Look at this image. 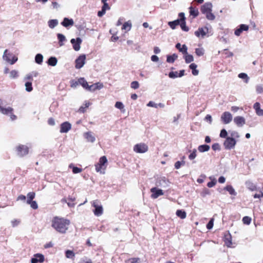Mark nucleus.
Here are the masks:
<instances>
[{
  "label": "nucleus",
  "instance_id": "nucleus-1",
  "mask_svg": "<svg viewBox=\"0 0 263 263\" xmlns=\"http://www.w3.org/2000/svg\"><path fill=\"white\" fill-rule=\"evenodd\" d=\"M52 227L58 232L65 233L66 232V220L63 218L54 217L52 220Z\"/></svg>",
  "mask_w": 263,
  "mask_h": 263
},
{
  "label": "nucleus",
  "instance_id": "nucleus-2",
  "mask_svg": "<svg viewBox=\"0 0 263 263\" xmlns=\"http://www.w3.org/2000/svg\"><path fill=\"white\" fill-rule=\"evenodd\" d=\"M107 159L106 157L105 156L101 157L99 159V162L95 165L96 171L102 174H104L107 166Z\"/></svg>",
  "mask_w": 263,
  "mask_h": 263
},
{
  "label": "nucleus",
  "instance_id": "nucleus-3",
  "mask_svg": "<svg viewBox=\"0 0 263 263\" xmlns=\"http://www.w3.org/2000/svg\"><path fill=\"white\" fill-rule=\"evenodd\" d=\"M148 149V146L144 143L137 144L134 147V151L137 153H144Z\"/></svg>",
  "mask_w": 263,
  "mask_h": 263
},
{
  "label": "nucleus",
  "instance_id": "nucleus-4",
  "mask_svg": "<svg viewBox=\"0 0 263 263\" xmlns=\"http://www.w3.org/2000/svg\"><path fill=\"white\" fill-rule=\"evenodd\" d=\"M98 200H95L92 203V205L95 208L93 210L94 214L97 216H100L103 214V207L99 204Z\"/></svg>",
  "mask_w": 263,
  "mask_h": 263
},
{
  "label": "nucleus",
  "instance_id": "nucleus-5",
  "mask_svg": "<svg viewBox=\"0 0 263 263\" xmlns=\"http://www.w3.org/2000/svg\"><path fill=\"white\" fill-rule=\"evenodd\" d=\"M236 141L232 137H227L224 142L223 145L226 149H231L234 147Z\"/></svg>",
  "mask_w": 263,
  "mask_h": 263
},
{
  "label": "nucleus",
  "instance_id": "nucleus-6",
  "mask_svg": "<svg viewBox=\"0 0 263 263\" xmlns=\"http://www.w3.org/2000/svg\"><path fill=\"white\" fill-rule=\"evenodd\" d=\"M85 60H86V55L85 54H81L80 55L78 58L76 59L75 61V67L77 69H80L85 63Z\"/></svg>",
  "mask_w": 263,
  "mask_h": 263
},
{
  "label": "nucleus",
  "instance_id": "nucleus-7",
  "mask_svg": "<svg viewBox=\"0 0 263 263\" xmlns=\"http://www.w3.org/2000/svg\"><path fill=\"white\" fill-rule=\"evenodd\" d=\"M17 154L20 157H23L28 153V147L24 145H20L16 148Z\"/></svg>",
  "mask_w": 263,
  "mask_h": 263
},
{
  "label": "nucleus",
  "instance_id": "nucleus-8",
  "mask_svg": "<svg viewBox=\"0 0 263 263\" xmlns=\"http://www.w3.org/2000/svg\"><path fill=\"white\" fill-rule=\"evenodd\" d=\"M221 121L226 124L230 123L232 120V115L229 111L224 112L221 116Z\"/></svg>",
  "mask_w": 263,
  "mask_h": 263
},
{
  "label": "nucleus",
  "instance_id": "nucleus-9",
  "mask_svg": "<svg viewBox=\"0 0 263 263\" xmlns=\"http://www.w3.org/2000/svg\"><path fill=\"white\" fill-rule=\"evenodd\" d=\"M4 104V100L0 99V112L4 115H8L9 114H12V112L13 111V109L11 107L5 108L3 106Z\"/></svg>",
  "mask_w": 263,
  "mask_h": 263
},
{
  "label": "nucleus",
  "instance_id": "nucleus-10",
  "mask_svg": "<svg viewBox=\"0 0 263 263\" xmlns=\"http://www.w3.org/2000/svg\"><path fill=\"white\" fill-rule=\"evenodd\" d=\"M151 192L152 193L151 197L153 199L157 198L159 196L163 195V192L162 190L158 189L155 187L152 188Z\"/></svg>",
  "mask_w": 263,
  "mask_h": 263
},
{
  "label": "nucleus",
  "instance_id": "nucleus-11",
  "mask_svg": "<svg viewBox=\"0 0 263 263\" xmlns=\"http://www.w3.org/2000/svg\"><path fill=\"white\" fill-rule=\"evenodd\" d=\"M44 261V256L43 255L37 253L34 255L31 259V263H42Z\"/></svg>",
  "mask_w": 263,
  "mask_h": 263
},
{
  "label": "nucleus",
  "instance_id": "nucleus-12",
  "mask_svg": "<svg viewBox=\"0 0 263 263\" xmlns=\"http://www.w3.org/2000/svg\"><path fill=\"white\" fill-rule=\"evenodd\" d=\"M83 136L87 142L93 143L96 141V137L94 134L91 132L84 133Z\"/></svg>",
  "mask_w": 263,
  "mask_h": 263
},
{
  "label": "nucleus",
  "instance_id": "nucleus-13",
  "mask_svg": "<svg viewBox=\"0 0 263 263\" xmlns=\"http://www.w3.org/2000/svg\"><path fill=\"white\" fill-rule=\"evenodd\" d=\"M156 184L157 186L165 187L168 186L169 182L165 177H162L157 180Z\"/></svg>",
  "mask_w": 263,
  "mask_h": 263
},
{
  "label": "nucleus",
  "instance_id": "nucleus-14",
  "mask_svg": "<svg viewBox=\"0 0 263 263\" xmlns=\"http://www.w3.org/2000/svg\"><path fill=\"white\" fill-rule=\"evenodd\" d=\"M82 42V40L80 37L77 39H72L71 40V43L73 45V47L76 51H78L80 49V44Z\"/></svg>",
  "mask_w": 263,
  "mask_h": 263
},
{
  "label": "nucleus",
  "instance_id": "nucleus-15",
  "mask_svg": "<svg viewBox=\"0 0 263 263\" xmlns=\"http://www.w3.org/2000/svg\"><path fill=\"white\" fill-rule=\"evenodd\" d=\"M208 28L207 27L199 28L197 31L195 32V34L197 37H200L201 35L203 37L208 32Z\"/></svg>",
  "mask_w": 263,
  "mask_h": 263
},
{
  "label": "nucleus",
  "instance_id": "nucleus-16",
  "mask_svg": "<svg viewBox=\"0 0 263 263\" xmlns=\"http://www.w3.org/2000/svg\"><path fill=\"white\" fill-rule=\"evenodd\" d=\"M234 123L239 127H242L246 123L245 119L241 116H237L234 118Z\"/></svg>",
  "mask_w": 263,
  "mask_h": 263
},
{
  "label": "nucleus",
  "instance_id": "nucleus-17",
  "mask_svg": "<svg viewBox=\"0 0 263 263\" xmlns=\"http://www.w3.org/2000/svg\"><path fill=\"white\" fill-rule=\"evenodd\" d=\"M212 6L211 3L209 2L205 3L201 7V12L205 14L212 11Z\"/></svg>",
  "mask_w": 263,
  "mask_h": 263
},
{
  "label": "nucleus",
  "instance_id": "nucleus-18",
  "mask_svg": "<svg viewBox=\"0 0 263 263\" xmlns=\"http://www.w3.org/2000/svg\"><path fill=\"white\" fill-rule=\"evenodd\" d=\"M253 108L258 116H263V109L260 108L259 103L256 102L253 105Z\"/></svg>",
  "mask_w": 263,
  "mask_h": 263
},
{
  "label": "nucleus",
  "instance_id": "nucleus-19",
  "mask_svg": "<svg viewBox=\"0 0 263 263\" xmlns=\"http://www.w3.org/2000/svg\"><path fill=\"white\" fill-rule=\"evenodd\" d=\"M57 59L54 57H50L47 62V64L51 66H55L57 65Z\"/></svg>",
  "mask_w": 263,
  "mask_h": 263
},
{
  "label": "nucleus",
  "instance_id": "nucleus-20",
  "mask_svg": "<svg viewBox=\"0 0 263 263\" xmlns=\"http://www.w3.org/2000/svg\"><path fill=\"white\" fill-rule=\"evenodd\" d=\"M176 48L183 54L186 53L187 48L185 45H183L182 47H181V44L180 43H177L176 45Z\"/></svg>",
  "mask_w": 263,
  "mask_h": 263
},
{
  "label": "nucleus",
  "instance_id": "nucleus-21",
  "mask_svg": "<svg viewBox=\"0 0 263 263\" xmlns=\"http://www.w3.org/2000/svg\"><path fill=\"white\" fill-rule=\"evenodd\" d=\"M79 84L82 85V86L85 89L87 90L88 87V84L87 81L83 78H81L79 79Z\"/></svg>",
  "mask_w": 263,
  "mask_h": 263
},
{
  "label": "nucleus",
  "instance_id": "nucleus-22",
  "mask_svg": "<svg viewBox=\"0 0 263 263\" xmlns=\"http://www.w3.org/2000/svg\"><path fill=\"white\" fill-rule=\"evenodd\" d=\"M8 50L6 49L3 54V59L7 61V62L9 63L10 64L11 62V57H12V55L10 53L7 54Z\"/></svg>",
  "mask_w": 263,
  "mask_h": 263
},
{
  "label": "nucleus",
  "instance_id": "nucleus-23",
  "mask_svg": "<svg viewBox=\"0 0 263 263\" xmlns=\"http://www.w3.org/2000/svg\"><path fill=\"white\" fill-rule=\"evenodd\" d=\"M176 215L181 219H184L186 217V212L181 210H178L176 211Z\"/></svg>",
  "mask_w": 263,
  "mask_h": 263
},
{
  "label": "nucleus",
  "instance_id": "nucleus-24",
  "mask_svg": "<svg viewBox=\"0 0 263 263\" xmlns=\"http://www.w3.org/2000/svg\"><path fill=\"white\" fill-rule=\"evenodd\" d=\"M197 66L195 63H192L190 65V68L192 70V74L194 76H197L199 73V71L196 69Z\"/></svg>",
  "mask_w": 263,
  "mask_h": 263
},
{
  "label": "nucleus",
  "instance_id": "nucleus-25",
  "mask_svg": "<svg viewBox=\"0 0 263 263\" xmlns=\"http://www.w3.org/2000/svg\"><path fill=\"white\" fill-rule=\"evenodd\" d=\"M69 168H71L72 172L74 174H77L81 173L82 171V169L78 167L74 166L73 164H70L69 165Z\"/></svg>",
  "mask_w": 263,
  "mask_h": 263
},
{
  "label": "nucleus",
  "instance_id": "nucleus-26",
  "mask_svg": "<svg viewBox=\"0 0 263 263\" xmlns=\"http://www.w3.org/2000/svg\"><path fill=\"white\" fill-rule=\"evenodd\" d=\"M58 23L59 22L58 20L56 19L50 20L48 22L49 27L51 29L54 28L56 26H57Z\"/></svg>",
  "mask_w": 263,
  "mask_h": 263
},
{
  "label": "nucleus",
  "instance_id": "nucleus-27",
  "mask_svg": "<svg viewBox=\"0 0 263 263\" xmlns=\"http://www.w3.org/2000/svg\"><path fill=\"white\" fill-rule=\"evenodd\" d=\"M210 147L209 145L204 144L199 146L198 149L200 152L203 153L208 152L210 149Z\"/></svg>",
  "mask_w": 263,
  "mask_h": 263
},
{
  "label": "nucleus",
  "instance_id": "nucleus-28",
  "mask_svg": "<svg viewBox=\"0 0 263 263\" xmlns=\"http://www.w3.org/2000/svg\"><path fill=\"white\" fill-rule=\"evenodd\" d=\"M58 39L59 40V44L60 46H62L64 45L63 41L65 40V36L61 33L57 34Z\"/></svg>",
  "mask_w": 263,
  "mask_h": 263
},
{
  "label": "nucleus",
  "instance_id": "nucleus-29",
  "mask_svg": "<svg viewBox=\"0 0 263 263\" xmlns=\"http://www.w3.org/2000/svg\"><path fill=\"white\" fill-rule=\"evenodd\" d=\"M178 55L176 54H173L172 55H168L167 57L166 61L168 63H173L177 59Z\"/></svg>",
  "mask_w": 263,
  "mask_h": 263
},
{
  "label": "nucleus",
  "instance_id": "nucleus-30",
  "mask_svg": "<svg viewBox=\"0 0 263 263\" xmlns=\"http://www.w3.org/2000/svg\"><path fill=\"white\" fill-rule=\"evenodd\" d=\"M184 58L186 63H191L194 61V58L193 55L189 54L187 52H186V53H184Z\"/></svg>",
  "mask_w": 263,
  "mask_h": 263
},
{
  "label": "nucleus",
  "instance_id": "nucleus-31",
  "mask_svg": "<svg viewBox=\"0 0 263 263\" xmlns=\"http://www.w3.org/2000/svg\"><path fill=\"white\" fill-rule=\"evenodd\" d=\"M224 190H227L232 195H236V192H235L232 186L229 185H227L224 187Z\"/></svg>",
  "mask_w": 263,
  "mask_h": 263
},
{
  "label": "nucleus",
  "instance_id": "nucleus-32",
  "mask_svg": "<svg viewBox=\"0 0 263 263\" xmlns=\"http://www.w3.org/2000/svg\"><path fill=\"white\" fill-rule=\"evenodd\" d=\"M43 56L40 53H37L35 57V62L39 64H41L43 62Z\"/></svg>",
  "mask_w": 263,
  "mask_h": 263
},
{
  "label": "nucleus",
  "instance_id": "nucleus-33",
  "mask_svg": "<svg viewBox=\"0 0 263 263\" xmlns=\"http://www.w3.org/2000/svg\"><path fill=\"white\" fill-rule=\"evenodd\" d=\"M180 22L179 20H177L174 21L169 22L168 24L172 29H174L176 28V26L180 24Z\"/></svg>",
  "mask_w": 263,
  "mask_h": 263
},
{
  "label": "nucleus",
  "instance_id": "nucleus-34",
  "mask_svg": "<svg viewBox=\"0 0 263 263\" xmlns=\"http://www.w3.org/2000/svg\"><path fill=\"white\" fill-rule=\"evenodd\" d=\"M132 26V25L130 21L126 22L123 25L122 29L127 30V31H129L130 30Z\"/></svg>",
  "mask_w": 263,
  "mask_h": 263
},
{
  "label": "nucleus",
  "instance_id": "nucleus-35",
  "mask_svg": "<svg viewBox=\"0 0 263 263\" xmlns=\"http://www.w3.org/2000/svg\"><path fill=\"white\" fill-rule=\"evenodd\" d=\"M90 105V103L88 101H85V104H84V106L82 105L79 108V111L81 112H85L86 111V109L88 107V106Z\"/></svg>",
  "mask_w": 263,
  "mask_h": 263
},
{
  "label": "nucleus",
  "instance_id": "nucleus-36",
  "mask_svg": "<svg viewBox=\"0 0 263 263\" xmlns=\"http://www.w3.org/2000/svg\"><path fill=\"white\" fill-rule=\"evenodd\" d=\"M35 196V194L34 192H29L27 194V200L26 201L27 203H30V201H33L32 200L34 198Z\"/></svg>",
  "mask_w": 263,
  "mask_h": 263
},
{
  "label": "nucleus",
  "instance_id": "nucleus-37",
  "mask_svg": "<svg viewBox=\"0 0 263 263\" xmlns=\"http://www.w3.org/2000/svg\"><path fill=\"white\" fill-rule=\"evenodd\" d=\"M190 13L191 15L194 16V17H196L198 15L199 12L198 9H195L192 7H190Z\"/></svg>",
  "mask_w": 263,
  "mask_h": 263
},
{
  "label": "nucleus",
  "instance_id": "nucleus-38",
  "mask_svg": "<svg viewBox=\"0 0 263 263\" xmlns=\"http://www.w3.org/2000/svg\"><path fill=\"white\" fill-rule=\"evenodd\" d=\"M25 90L28 92H30L32 90V83L31 82H27L25 84Z\"/></svg>",
  "mask_w": 263,
  "mask_h": 263
},
{
  "label": "nucleus",
  "instance_id": "nucleus-39",
  "mask_svg": "<svg viewBox=\"0 0 263 263\" xmlns=\"http://www.w3.org/2000/svg\"><path fill=\"white\" fill-rule=\"evenodd\" d=\"M115 107L117 108H118L119 109H120L121 110H122L123 112H124L125 111V110L124 109V106L123 105V104L121 102H117L115 104Z\"/></svg>",
  "mask_w": 263,
  "mask_h": 263
},
{
  "label": "nucleus",
  "instance_id": "nucleus-40",
  "mask_svg": "<svg viewBox=\"0 0 263 263\" xmlns=\"http://www.w3.org/2000/svg\"><path fill=\"white\" fill-rule=\"evenodd\" d=\"M126 263H139V258H129L125 261Z\"/></svg>",
  "mask_w": 263,
  "mask_h": 263
},
{
  "label": "nucleus",
  "instance_id": "nucleus-41",
  "mask_svg": "<svg viewBox=\"0 0 263 263\" xmlns=\"http://www.w3.org/2000/svg\"><path fill=\"white\" fill-rule=\"evenodd\" d=\"M10 78L12 79L17 78L18 77V72L17 70H13L10 72Z\"/></svg>",
  "mask_w": 263,
  "mask_h": 263
},
{
  "label": "nucleus",
  "instance_id": "nucleus-42",
  "mask_svg": "<svg viewBox=\"0 0 263 263\" xmlns=\"http://www.w3.org/2000/svg\"><path fill=\"white\" fill-rule=\"evenodd\" d=\"M75 254L72 251L67 250V258L74 260Z\"/></svg>",
  "mask_w": 263,
  "mask_h": 263
},
{
  "label": "nucleus",
  "instance_id": "nucleus-43",
  "mask_svg": "<svg viewBox=\"0 0 263 263\" xmlns=\"http://www.w3.org/2000/svg\"><path fill=\"white\" fill-rule=\"evenodd\" d=\"M238 77L240 79H245V82L247 83L249 81V78L248 77V75L246 73H240L238 75Z\"/></svg>",
  "mask_w": 263,
  "mask_h": 263
},
{
  "label": "nucleus",
  "instance_id": "nucleus-44",
  "mask_svg": "<svg viewBox=\"0 0 263 263\" xmlns=\"http://www.w3.org/2000/svg\"><path fill=\"white\" fill-rule=\"evenodd\" d=\"M180 25L181 28V29L184 31H187L189 30L188 27L185 25V20L184 21H181L180 22Z\"/></svg>",
  "mask_w": 263,
  "mask_h": 263
},
{
  "label": "nucleus",
  "instance_id": "nucleus-45",
  "mask_svg": "<svg viewBox=\"0 0 263 263\" xmlns=\"http://www.w3.org/2000/svg\"><path fill=\"white\" fill-rule=\"evenodd\" d=\"M206 17L209 20H214L215 18V16L213 13H212V11L209 12L208 13H205Z\"/></svg>",
  "mask_w": 263,
  "mask_h": 263
},
{
  "label": "nucleus",
  "instance_id": "nucleus-46",
  "mask_svg": "<svg viewBox=\"0 0 263 263\" xmlns=\"http://www.w3.org/2000/svg\"><path fill=\"white\" fill-rule=\"evenodd\" d=\"M204 50L203 48H196L195 52L198 56H202L204 54Z\"/></svg>",
  "mask_w": 263,
  "mask_h": 263
},
{
  "label": "nucleus",
  "instance_id": "nucleus-47",
  "mask_svg": "<svg viewBox=\"0 0 263 263\" xmlns=\"http://www.w3.org/2000/svg\"><path fill=\"white\" fill-rule=\"evenodd\" d=\"M197 150L194 149L191 154L189 156V158L190 160H193L196 157Z\"/></svg>",
  "mask_w": 263,
  "mask_h": 263
},
{
  "label": "nucleus",
  "instance_id": "nucleus-48",
  "mask_svg": "<svg viewBox=\"0 0 263 263\" xmlns=\"http://www.w3.org/2000/svg\"><path fill=\"white\" fill-rule=\"evenodd\" d=\"M168 76L170 78H172V79H175V78H176L177 77H179V76H178V72L177 71H172V72H170L168 74Z\"/></svg>",
  "mask_w": 263,
  "mask_h": 263
},
{
  "label": "nucleus",
  "instance_id": "nucleus-49",
  "mask_svg": "<svg viewBox=\"0 0 263 263\" xmlns=\"http://www.w3.org/2000/svg\"><path fill=\"white\" fill-rule=\"evenodd\" d=\"M185 164V161L182 160V161H177L175 163V167L176 169H179L181 165H184Z\"/></svg>",
  "mask_w": 263,
  "mask_h": 263
},
{
  "label": "nucleus",
  "instance_id": "nucleus-50",
  "mask_svg": "<svg viewBox=\"0 0 263 263\" xmlns=\"http://www.w3.org/2000/svg\"><path fill=\"white\" fill-rule=\"evenodd\" d=\"M28 204L30 205V206L34 210H36L38 208V205L35 201H30V203H27Z\"/></svg>",
  "mask_w": 263,
  "mask_h": 263
},
{
  "label": "nucleus",
  "instance_id": "nucleus-51",
  "mask_svg": "<svg viewBox=\"0 0 263 263\" xmlns=\"http://www.w3.org/2000/svg\"><path fill=\"white\" fill-rule=\"evenodd\" d=\"M251 218L248 216H245L242 218V221L244 224H249L251 222Z\"/></svg>",
  "mask_w": 263,
  "mask_h": 263
},
{
  "label": "nucleus",
  "instance_id": "nucleus-52",
  "mask_svg": "<svg viewBox=\"0 0 263 263\" xmlns=\"http://www.w3.org/2000/svg\"><path fill=\"white\" fill-rule=\"evenodd\" d=\"M130 87L133 89H137L139 87V84L137 81H133L130 84Z\"/></svg>",
  "mask_w": 263,
  "mask_h": 263
},
{
  "label": "nucleus",
  "instance_id": "nucleus-53",
  "mask_svg": "<svg viewBox=\"0 0 263 263\" xmlns=\"http://www.w3.org/2000/svg\"><path fill=\"white\" fill-rule=\"evenodd\" d=\"M70 83L71 87L76 88L79 84V80L78 81L72 80Z\"/></svg>",
  "mask_w": 263,
  "mask_h": 263
},
{
  "label": "nucleus",
  "instance_id": "nucleus-54",
  "mask_svg": "<svg viewBox=\"0 0 263 263\" xmlns=\"http://www.w3.org/2000/svg\"><path fill=\"white\" fill-rule=\"evenodd\" d=\"M210 179L212 180L211 182H209L208 183L207 185L209 187H212L216 184V181L215 179H212L211 177H210Z\"/></svg>",
  "mask_w": 263,
  "mask_h": 263
},
{
  "label": "nucleus",
  "instance_id": "nucleus-55",
  "mask_svg": "<svg viewBox=\"0 0 263 263\" xmlns=\"http://www.w3.org/2000/svg\"><path fill=\"white\" fill-rule=\"evenodd\" d=\"M246 184L248 189L251 191H254L256 189L255 186L251 182H247Z\"/></svg>",
  "mask_w": 263,
  "mask_h": 263
},
{
  "label": "nucleus",
  "instance_id": "nucleus-56",
  "mask_svg": "<svg viewBox=\"0 0 263 263\" xmlns=\"http://www.w3.org/2000/svg\"><path fill=\"white\" fill-rule=\"evenodd\" d=\"M95 86V88L96 90H100L103 87V84L101 83L98 82L94 84Z\"/></svg>",
  "mask_w": 263,
  "mask_h": 263
},
{
  "label": "nucleus",
  "instance_id": "nucleus-57",
  "mask_svg": "<svg viewBox=\"0 0 263 263\" xmlns=\"http://www.w3.org/2000/svg\"><path fill=\"white\" fill-rule=\"evenodd\" d=\"M21 222V221L18 219H13L11 221V224L13 227L18 226Z\"/></svg>",
  "mask_w": 263,
  "mask_h": 263
},
{
  "label": "nucleus",
  "instance_id": "nucleus-58",
  "mask_svg": "<svg viewBox=\"0 0 263 263\" xmlns=\"http://www.w3.org/2000/svg\"><path fill=\"white\" fill-rule=\"evenodd\" d=\"M256 92L258 93H261L263 92V86L262 85H257L256 87Z\"/></svg>",
  "mask_w": 263,
  "mask_h": 263
},
{
  "label": "nucleus",
  "instance_id": "nucleus-59",
  "mask_svg": "<svg viewBox=\"0 0 263 263\" xmlns=\"http://www.w3.org/2000/svg\"><path fill=\"white\" fill-rule=\"evenodd\" d=\"M213 222H214V219L212 218L206 225V228L210 230L213 228Z\"/></svg>",
  "mask_w": 263,
  "mask_h": 263
},
{
  "label": "nucleus",
  "instance_id": "nucleus-60",
  "mask_svg": "<svg viewBox=\"0 0 263 263\" xmlns=\"http://www.w3.org/2000/svg\"><path fill=\"white\" fill-rule=\"evenodd\" d=\"M227 136V132L226 129H223L221 130L220 134V137L221 138H226Z\"/></svg>",
  "mask_w": 263,
  "mask_h": 263
},
{
  "label": "nucleus",
  "instance_id": "nucleus-61",
  "mask_svg": "<svg viewBox=\"0 0 263 263\" xmlns=\"http://www.w3.org/2000/svg\"><path fill=\"white\" fill-rule=\"evenodd\" d=\"M239 28L243 31H247L249 29V27L248 25L245 24H241L239 26Z\"/></svg>",
  "mask_w": 263,
  "mask_h": 263
},
{
  "label": "nucleus",
  "instance_id": "nucleus-62",
  "mask_svg": "<svg viewBox=\"0 0 263 263\" xmlns=\"http://www.w3.org/2000/svg\"><path fill=\"white\" fill-rule=\"evenodd\" d=\"M60 132L66 133V122H63L61 124Z\"/></svg>",
  "mask_w": 263,
  "mask_h": 263
},
{
  "label": "nucleus",
  "instance_id": "nucleus-63",
  "mask_svg": "<svg viewBox=\"0 0 263 263\" xmlns=\"http://www.w3.org/2000/svg\"><path fill=\"white\" fill-rule=\"evenodd\" d=\"M147 106L148 107L157 108V104L155 103V102H154L153 101H149L148 103V104H147Z\"/></svg>",
  "mask_w": 263,
  "mask_h": 263
},
{
  "label": "nucleus",
  "instance_id": "nucleus-64",
  "mask_svg": "<svg viewBox=\"0 0 263 263\" xmlns=\"http://www.w3.org/2000/svg\"><path fill=\"white\" fill-rule=\"evenodd\" d=\"M24 81H27V80H30V81H32L33 80V77H32V76L30 74V73H28L27 74L24 78Z\"/></svg>",
  "mask_w": 263,
  "mask_h": 263
}]
</instances>
